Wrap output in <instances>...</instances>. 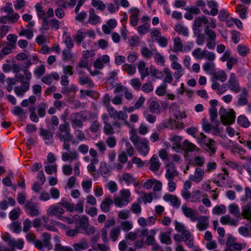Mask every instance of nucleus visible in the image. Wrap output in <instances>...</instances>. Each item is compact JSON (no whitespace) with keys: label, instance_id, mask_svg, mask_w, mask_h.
Here are the masks:
<instances>
[{"label":"nucleus","instance_id":"obj_40","mask_svg":"<svg viewBox=\"0 0 251 251\" xmlns=\"http://www.w3.org/2000/svg\"><path fill=\"white\" fill-rule=\"evenodd\" d=\"M113 201L110 198L105 199L100 204V209L103 212H108L110 210V206Z\"/></svg>","mask_w":251,"mask_h":251},{"label":"nucleus","instance_id":"obj_10","mask_svg":"<svg viewBox=\"0 0 251 251\" xmlns=\"http://www.w3.org/2000/svg\"><path fill=\"white\" fill-rule=\"evenodd\" d=\"M182 213L186 217L189 218L191 221L194 222L197 220V212L193 208L188 207L186 204L181 206Z\"/></svg>","mask_w":251,"mask_h":251},{"label":"nucleus","instance_id":"obj_12","mask_svg":"<svg viewBox=\"0 0 251 251\" xmlns=\"http://www.w3.org/2000/svg\"><path fill=\"white\" fill-rule=\"evenodd\" d=\"M163 199L165 201L170 202L171 205L175 208H177L180 205L181 201L176 195L167 193L163 196Z\"/></svg>","mask_w":251,"mask_h":251},{"label":"nucleus","instance_id":"obj_16","mask_svg":"<svg viewBox=\"0 0 251 251\" xmlns=\"http://www.w3.org/2000/svg\"><path fill=\"white\" fill-rule=\"evenodd\" d=\"M220 221L223 225H228L232 226H236L238 225V220L232 218L228 214L222 216Z\"/></svg>","mask_w":251,"mask_h":251},{"label":"nucleus","instance_id":"obj_41","mask_svg":"<svg viewBox=\"0 0 251 251\" xmlns=\"http://www.w3.org/2000/svg\"><path fill=\"white\" fill-rule=\"evenodd\" d=\"M150 73L152 77L161 79L163 78L162 71H159L154 66L151 65L149 68Z\"/></svg>","mask_w":251,"mask_h":251},{"label":"nucleus","instance_id":"obj_62","mask_svg":"<svg viewBox=\"0 0 251 251\" xmlns=\"http://www.w3.org/2000/svg\"><path fill=\"white\" fill-rule=\"evenodd\" d=\"M217 167V163L214 161H209L206 164V168L204 172L206 173H210L215 171Z\"/></svg>","mask_w":251,"mask_h":251},{"label":"nucleus","instance_id":"obj_36","mask_svg":"<svg viewBox=\"0 0 251 251\" xmlns=\"http://www.w3.org/2000/svg\"><path fill=\"white\" fill-rule=\"evenodd\" d=\"M174 224L176 230L178 232L181 233L182 235L184 236L190 232L186 229V227L183 223L176 221Z\"/></svg>","mask_w":251,"mask_h":251},{"label":"nucleus","instance_id":"obj_47","mask_svg":"<svg viewBox=\"0 0 251 251\" xmlns=\"http://www.w3.org/2000/svg\"><path fill=\"white\" fill-rule=\"evenodd\" d=\"M212 139L207 137L203 133L201 132L197 135V141L198 143L204 146L207 143L209 142Z\"/></svg>","mask_w":251,"mask_h":251},{"label":"nucleus","instance_id":"obj_2","mask_svg":"<svg viewBox=\"0 0 251 251\" xmlns=\"http://www.w3.org/2000/svg\"><path fill=\"white\" fill-rule=\"evenodd\" d=\"M219 115L221 123L224 125H231L235 122V113L233 109L227 111L221 108L219 110Z\"/></svg>","mask_w":251,"mask_h":251},{"label":"nucleus","instance_id":"obj_4","mask_svg":"<svg viewBox=\"0 0 251 251\" xmlns=\"http://www.w3.org/2000/svg\"><path fill=\"white\" fill-rule=\"evenodd\" d=\"M87 36H88L89 37L94 38L95 36L94 31L92 29L80 28L75 35L74 39L77 45H79Z\"/></svg>","mask_w":251,"mask_h":251},{"label":"nucleus","instance_id":"obj_27","mask_svg":"<svg viewBox=\"0 0 251 251\" xmlns=\"http://www.w3.org/2000/svg\"><path fill=\"white\" fill-rule=\"evenodd\" d=\"M79 157V155L77 151H71L70 152H63L62 154V159L64 161L72 162L74 160H77Z\"/></svg>","mask_w":251,"mask_h":251},{"label":"nucleus","instance_id":"obj_30","mask_svg":"<svg viewBox=\"0 0 251 251\" xmlns=\"http://www.w3.org/2000/svg\"><path fill=\"white\" fill-rule=\"evenodd\" d=\"M183 149L187 151H200V149L196 145L186 140L183 142Z\"/></svg>","mask_w":251,"mask_h":251},{"label":"nucleus","instance_id":"obj_50","mask_svg":"<svg viewBox=\"0 0 251 251\" xmlns=\"http://www.w3.org/2000/svg\"><path fill=\"white\" fill-rule=\"evenodd\" d=\"M91 4L93 7L100 11H104L106 8L105 4L100 0H91Z\"/></svg>","mask_w":251,"mask_h":251},{"label":"nucleus","instance_id":"obj_19","mask_svg":"<svg viewBox=\"0 0 251 251\" xmlns=\"http://www.w3.org/2000/svg\"><path fill=\"white\" fill-rule=\"evenodd\" d=\"M208 23V20L205 16L198 17L196 18L194 21L193 30L194 31H195V30L201 31L200 27L201 26L202 24H204L207 25Z\"/></svg>","mask_w":251,"mask_h":251},{"label":"nucleus","instance_id":"obj_23","mask_svg":"<svg viewBox=\"0 0 251 251\" xmlns=\"http://www.w3.org/2000/svg\"><path fill=\"white\" fill-rule=\"evenodd\" d=\"M172 229L170 228L167 232H160L159 238L160 242L166 245H171L172 241L171 238Z\"/></svg>","mask_w":251,"mask_h":251},{"label":"nucleus","instance_id":"obj_53","mask_svg":"<svg viewBox=\"0 0 251 251\" xmlns=\"http://www.w3.org/2000/svg\"><path fill=\"white\" fill-rule=\"evenodd\" d=\"M63 36H65L64 43L68 49H71L74 47V42L70 35L67 34L66 32L63 33Z\"/></svg>","mask_w":251,"mask_h":251},{"label":"nucleus","instance_id":"obj_22","mask_svg":"<svg viewBox=\"0 0 251 251\" xmlns=\"http://www.w3.org/2000/svg\"><path fill=\"white\" fill-rule=\"evenodd\" d=\"M117 23L116 20L109 19L106 23V25H103L102 26V29L103 32L105 34H109L111 30L116 27Z\"/></svg>","mask_w":251,"mask_h":251},{"label":"nucleus","instance_id":"obj_42","mask_svg":"<svg viewBox=\"0 0 251 251\" xmlns=\"http://www.w3.org/2000/svg\"><path fill=\"white\" fill-rule=\"evenodd\" d=\"M248 8L243 5H238L236 7V12L241 19H246L247 17Z\"/></svg>","mask_w":251,"mask_h":251},{"label":"nucleus","instance_id":"obj_48","mask_svg":"<svg viewBox=\"0 0 251 251\" xmlns=\"http://www.w3.org/2000/svg\"><path fill=\"white\" fill-rule=\"evenodd\" d=\"M226 212V208L225 205L221 204L216 205L212 209V213L214 215H219L225 214Z\"/></svg>","mask_w":251,"mask_h":251},{"label":"nucleus","instance_id":"obj_11","mask_svg":"<svg viewBox=\"0 0 251 251\" xmlns=\"http://www.w3.org/2000/svg\"><path fill=\"white\" fill-rule=\"evenodd\" d=\"M204 174L205 172L203 169L197 167L196 168L194 174L190 176L189 179L196 183H200L203 180Z\"/></svg>","mask_w":251,"mask_h":251},{"label":"nucleus","instance_id":"obj_13","mask_svg":"<svg viewBox=\"0 0 251 251\" xmlns=\"http://www.w3.org/2000/svg\"><path fill=\"white\" fill-rule=\"evenodd\" d=\"M182 138L180 136L171 135L169 140L173 143L172 149L176 152H179L182 150L181 142Z\"/></svg>","mask_w":251,"mask_h":251},{"label":"nucleus","instance_id":"obj_29","mask_svg":"<svg viewBox=\"0 0 251 251\" xmlns=\"http://www.w3.org/2000/svg\"><path fill=\"white\" fill-rule=\"evenodd\" d=\"M130 12L131 15L130 16V24L133 26H136L138 24L139 20V10L136 8H133L130 9Z\"/></svg>","mask_w":251,"mask_h":251},{"label":"nucleus","instance_id":"obj_64","mask_svg":"<svg viewBox=\"0 0 251 251\" xmlns=\"http://www.w3.org/2000/svg\"><path fill=\"white\" fill-rule=\"evenodd\" d=\"M35 8L37 12V15L39 19L42 18L44 17L45 11L44 10V7L41 3H37Z\"/></svg>","mask_w":251,"mask_h":251},{"label":"nucleus","instance_id":"obj_17","mask_svg":"<svg viewBox=\"0 0 251 251\" xmlns=\"http://www.w3.org/2000/svg\"><path fill=\"white\" fill-rule=\"evenodd\" d=\"M100 22V18L98 16L93 8L89 9V18L87 23L91 25H96Z\"/></svg>","mask_w":251,"mask_h":251},{"label":"nucleus","instance_id":"obj_9","mask_svg":"<svg viewBox=\"0 0 251 251\" xmlns=\"http://www.w3.org/2000/svg\"><path fill=\"white\" fill-rule=\"evenodd\" d=\"M77 73L78 75V81L81 85L88 84L90 88L94 87V84L92 79L84 72L77 69Z\"/></svg>","mask_w":251,"mask_h":251},{"label":"nucleus","instance_id":"obj_25","mask_svg":"<svg viewBox=\"0 0 251 251\" xmlns=\"http://www.w3.org/2000/svg\"><path fill=\"white\" fill-rule=\"evenodd\" d=\"M146 66V63L144 61H139L137 65L139 73L141 75V78L143 80L150 74L149 69Z\"/></svg>","mask_w":251,"mask_h":251},{"label":"nucleus","instance_id":"obj_43","mask_svg":"<svg viewBox=\"0 0 251 251\" xmlns=\"http://www.w3.org/2000/svg\"><path fill=\"white\" fill-rule=\"evenodd\" d=\"M56 136L61 141H71L73 139V137L71 135L70 132H57Z\"/></svg>","mask_w":251,"mask_h":251},{"label":"nucleus","instance_id":"obj_21","mask_svg":"<svg viewBox=\"0 0 251 251\" xmlns=\"http://www.w3.org/2000/svg\"><path fill=\"white\" fill-rule=\"evenodd\" d=\"M178 175V173L176 170L173 163H169L166 166V172L165 176L167 179H173L174 177Z\"/></svg>","mask_w":251,"mask_h":251},{"label":"nucleus","instance_id":"obj_61","mask_svg":"<svg viewBox=\"0 0 251 251\" xmlns=\"http://www.w3.org/2000/svg\"><path fill=\"white\" fill-rule=\"evenodd\" d=\"M9 24H15L19 20L20 15L13 11L12 12L7 14Z\"/></svg>","mask_w":251,"mask_h":251},{"label":"nucleus","instance_id":"obj_57","mask_svg":"<svg viewBox=\"0 0 251 251\" xmlns=\"http://www.w3.org/2000/svg\"><path fill=\"white\" fill-rule=\"evenodd\" d=\"M137 29L140 35H143L150 31V25L148 23H145L138 26Z\"/></svg>","mask_w":251,"mask_h":251},{"label":"nucleus","instance_id":"obj_35","mask_svg":"<svg viewBox=\"0 0 251 251\" xmlns=\"http://www.w3.org/2000/svg\"><path fill=\"white\" fill-rule=\"evenodd\" d=\"M25 242L23 239H19L17 240L13 239L12 241L9 243L8 246L12 249H17L21 250L24 248Z\"/></svg>","mask_w":251,"mask_h":251},{"label":"nucleus","instance_id":"obj_49","mask_svg":"<svg viewBox=\"0 0 251 251\" xmlns=\"http://www.w3.org/2000/svg\"><path fill=\"white\" fill-rule=\"evenodd\" d=\"M121 233V229L119 227L116 226L110 230V237L113 242L117 240Z\"/></svg>","mask_w":251,"mask_h":251},{"label":"nucleus","instance_id":"obj_14","mask_svg":"<svg viewBox=\"0 0 251 251\" xmlns=\"http://www.w3.org/2000/svg\"><path fill=\"white\" fill-rule=\"evenodd\" d=\"M196 221H198L197 227L200 231L205 230L209 226V219L207 216H201L197 217Z\"/></svg>","mask_w":251,"mask_h":251},{"label":"nucleus","instance_id":"obj_55","mask_svg":"<svg viewBox=\"0 0 251 251\" xmlns=\"http://www.w3.org/2000/svg\"><path fill=\"white\" fill-rule=\"evenodd\" d=\"M183 241L185 242L186 245L190 248H193L194 246V240L191 232L183 236Z\"/></svg>","mask_w":251,"mask_h":251},{"label":"nucleus","instance_id":"obj_20","mask_svg":"<svg viewBox=\"0 0 251 251\" xmlns=\"http://www.w3.org/2000/svg\"><path fill=\"white\" fill-rule=\"evenodd\" d=\"M163 126L166 128H169L171 129L175 128H182L183 127L182 123L176 121V120L173 121L172 119H170L168 120L165 121L162 124Z\"/></svg>","mask_w":251,"mask_h":251},{"label":"nucleus","instance_id":"obj_31","mask_svg":"<svg viewBox=\"0 0 251 251\" xmlns=\"http://www.w3.org/2000/svg\"><path fill=\"white\" fill-rule=\"evenodd\" d=\"M229 213L237 218H240L241 214L238 205L234 203H231L228 206Z\"/></svg>","mask_w":251,"mask_h":251},{"label":"nucleus","instance_id":"obj_5","mask_svg":"<svg viewBox=\"0 0 251 251\" xmlns=\"http://www.w3.org/2000/svg\"><path fill=\"white\" fill-rule=\"evenodd\" d=\"M122 123L120 122L116 121L113 125L109 123L104 125L103 127V132L107 135H112L115 133H119L121 130Z\"/></svg>","mask_w":251,"mask_h":251},{"label":"nucleus","instance_id":"obj_33","mask_svg":"<svg viewBox=\"0 0 251 251\" xmlns=\"http://www.w3.org/2000/svg\"><path fill=\"white\" fill-rule=\"evenodd\" d=\"M162 73L163 77L164 76L163 83H171L173 81V77L170 70L168 68H164L162 70Z\"/></svg>","mask_w":251,"mask_h":251},{"label":"nucleus","instance_id":"obj_58","mask_svg":"<svg viewBox=\"0 0 251 251\" xmlns=\"http://www.w3.org/2000/svg\"><path fill=\"white\" fill-rule=\"evenodd\" d=\"M174 49L175 51H181L183 49V44L181 39L176 37L174 39Z\"/></svg>","mask_w":251,"mask_h":251},{"label":"nucleus","instance_id":"obj_51","mask_svg":"<svg viewBox=\"0 0 251 251\" xmlns=\"http://www.w3.org/2000/svg\"><path fill=\"white\" fill-rule=\"evenodd\" d=\"M122 69L130 75H133L136 72V67L134 64H125L122 67Z\"/></svg>","mask_w":251,"mask_h":251},{"label":"nucleus","instance_id":"obj_7","mask_svg":"<svg viewBox=\"0 0 251 251\" xmlns=\"http://www.w3.org/2000/svg\"><path fill=\"white\" fill-rule=\"evenodd\" d=\"M24 208L25 211L30 216H38L40 214L37 204L31 201L25 202Z\"/></svg>","mask_w":251,"mask_h":251},{"label":"nucleus","instance_id":"obj_44","mask_svg":"<svg viewBox=\"0 0 251 251\" xmlns=\"http://www.w3.org/2000/svg\"><path fill=\"white\" fill-rule=\"evenodd\" d=\"M235 238L231 236H229L226 242V248L224 251H234L232 247L235 243Z\"/></svg>","mask_w":251,"mask_h":251},{"label":"nucleus","instance_id":"obj_34","mask_svg":"<svg viewBox=\"0 0 251 251\" xmlns=\"http://www.w3.org/2000/svg\"><path fill=\"white\" fill-rule=\"evenodd\" d=\"M157 232V229L152 228L150 230V234L147 236L145 240V243L148 246L153 245L156 242L155 235Z\"/></svg>","mask_w":251,"mask_h":251},{"label":"nucleus","instance_id":"obj_28","mask_svg":"<svg viewBox=\"0 0 251 251\" xmlns=\"http://www.w3.org/2000/svg\"><path fill=\"white\" fill-rule=\"evenodd\" d=\"M89 247V243L85 239H83L78 243L73 245V247L75 251L85 250L87 249Z\"/></svg>","mask_w":251,"mask_h":251},{"label":"nucleus","instance_id":"obj_63","mask_svg":"<svg viewBox=\"0 0 251 251\" xmlns=\"http://www.w3.org/2000/svg\"><path fill=\"white\" fill-rule=\"evenodd\" d=\"M129 202V200H124V199L119 197H115L114 199L115 204L119 207H122L126 205Z\"/></svg>","mask_w":251,"mask_h":251},{"label":"nucleus","instance_id":"obj_59","mask_svg":"<svg viewBox=\"0 0 251 251\" xmlns=\"http://www.w3.org/2000/svg\"><path fill=\"white\" fill-rule=\"evenodd\" d=\"M201 30H195V31H194V34L197 36L196 43L199 46L202 45L205 41L204 35L203 34H201Z\"/></svg>","mask_w":251,"mask_h":251},{"label":"nucleus","instance_id":"obj_15","mask_svg":"<svg viewBox=\"0 0 251 251\" xmlns=\"http://www.w3.org/2000/svg\"><path fill=\"white\" fill-rule=\"evenodd\" d=\"M110 57L108 55H103L100 56L95 61L94 63V67L97 69H102L104 64L109 62Z\"/></svg>","mask_w":251,"mask_h":251},{"label":"nucleus","instance_id":"obj_56","mask_svg":"<svg viewBox=\"0 0 251 251\" xmlns=\"http://www.w3.org/2000/svg\"><path fill=\"white\" fill-rule=\"evenodd\" d=\"M175 29L179 34H182L184 36H188V29L183 25L180 24H177L176 25Z\"/></svg>","mask_w":251,"mask_h":251},{"label":"nucleus","instance_id":"obj_6","mask_svg":"<svg viewBox=\"0 0 251 251\" xmlns=\"http://www.w3.org/2000/svg\"><path fill=\"white\" fill-rule=\"evenodd\" d=\"M227 88L235 93H238L242 90L240 86L239 80L233 73L230 74L229 78L227 81Z\"/></svg>","mask_w":251,"mask_h":251},{"label":"nucleus","instance_id":"obj_18","mask_svg":"<svg viewBox=\"0 0 251 251\" xmlns=\"http://www.w3.org/2000/svg\"><path fill=\"white\" fill-rule=\"evenodd\" d=\"M149 163L150 164V169L153 172H157L161 165L156 154H154L151 156L149 160Z\"/></svg>","mask_w":251,"mask_h":251},{"label":"nucleus","instance_id":"obj_38","mask_svg":"<svg viewBox=\"0 0 251 251\" xmlns=\"http://www.w3.org/2000/svg\"><path fill=\"white\" fill-rule=\"evenodd\" d=\"M240 95V97L238 100V103L240 105H245L247 104L248 100L247 97L248 95V91L245 88H242Z\"/></svg>","mask_w":251,"mask_h":251},{"label":"nucleus","instance_id":"obj_8","mask_svg":"<svg viewBox=\"0 0 251 251\" xmlns=\"http://www.w3.org/2000/svg\"><path fill=\"white\" fill-rule=\"evenodd\" d=\"M170 113L171 116H173L176 119H182L186 117L185 112L180 110L179 106L176 103H173L170 106Z\"/></svg>","mask_w":251,"mask_h":251},{"label":"nucleus","instance_id":"obj_60","mask_svg":"<svg viewBox=\"0 0 251 251\" xmlns=\"http://www.w3.org/2000/svg\"><path fill=\"white\" fill-rule=\"evenodd\" d=\"M237 123L238 125L245 128L249 127L250 125L247 118L244 115H240L237 118Z\"/></svg>","mask_w":251,"mask_h":251},{"label":"nucleus","instance_id":"obj_26","mask_svg":"<svg viewBox=\"0 0 251 251\" xmlns=\"http://www.w3.org/2000/svg\"><path fill=\"white\" fill-rule=\"evenodd\" d=\"M204 149L209 154L210 156H213L216 153L217 148L215 141L211 139L209 142L205 144Z\"/></svg>","mask_w":251,"mask_h":251},{"label":"nucleus","instance_id":"obj_3","mask_svg":"<svg viewBox=\"0 0 251 251\" xmlns=\"http://www.w3.org/2000/svg\"><path fill=\"white\" fill-rule=\"evenodd\" d=\"M64 213L65 211L62 207L55 204L50 205L47 210L48 216L50 217L55 216L57 219L67 222L69 224L72 223L73 220L66 219L62 216V215Z\"/></svg>","mask_w":251,"mask_h":251},{"label":"nucleus","instance_id":"obj_45","mask_svg":"<svg viewBox=\"0 0 251 251\" xmlns=\"http://www.w3.org/2000/svg\"><path fill=\"white\" fill-rule=\"evenodd\" d=\"M153 57L155 63L163 67L165 64V57L160 53L155 52L153 54Z\"/></svg>","mask_w":251,"mask_h":251},{"label":"nucleus","instance_id":"obj_46","mask_svg":"<svg viewBox=\"0 0 251 251\" xmlns=\"http://www.w3.org/2000/svg\"><path fill=\"white\" fill-rule=\"evenodd\" d=\"M42 236L43 238L44 246L45 247H47L48 250L51 249L52 245L50 242L51 239L50 235L48 233L44 232L43 233Z\"/></svg>","mask_w":251,"mask_h":251},{"label":"nucleus","instance_id":"obj_1","mask_svg":"<svg viewBox=\"0 0 251 251\" xmlns=\"http://www.w3.org/2000/svg\"><path fill=\"white\" fill-rule=\"evenodd\" d=\"M129 135L130 140L136 147L139 152L143 156H147L150 150L149 143L147 139L141 138L135 129L130 131Z\"/></svg>","mask_w":251,"mask_h":251},{"label":"nucleus","instance_id":"obj_52","mask_svg":"<svg viewBox=\"0 0 251 251\" xmlns=\"http://www.w3.org/2000/svg\"><path fill=\"white\" fill-rule=\"evenodd\" d=\"M133 225L132 222L128 220H124L121 222L122 229L125 232H128L133 228Z\"/></svg>","mask_w":251,"mask_h":251},{"label":"nucleus","instance_id":"obj_32","mask_svg":"<svg viewBox=\"0 0 251 251\" xmlns=\"http://www.w3.org/2000/svg\"><path fill=\"white\" fill-rule=\"evenodd\" d=\"M122 179L125 181L127 185L133 184L135 186H138L140 184L139 181H136L134 177L129 173H124L122 175Z\"/></svg>","mask_w":251,"mask_h":251},{"label":"nucleus","instance_id":"obj_37","mask_svg":"<svg viewBox=\"0 0 251 251\" xmlns=\"http://www.w3.org/2000/svg\"><path fill=\"white\" fill-rule=\"evenodd\" d=\"M242 212L241 215L248 220L251 222V204H248L242 207Z\"/></svg>","mask_w":251,"mask_h":251},{"label":"nucleus","instance_id":"obj_54","mask_svg":"<svg viewBox=\"0 0 251 251\" xmlns=\"http://www.w3.org/2000/svg\"><path fill=\"white\" fill-rule=\"evenodd\" d=\"M192 163L199 167L202 166L205 162L204 157L202 156H195L192 159Z\"/></svg>","mask_w":251,"mask_h":251},{"label":"nucleus","instance_id":"obj_24","mask_svg":"<svg viewBox=\"0 0 251 251\" xmlns=\"http://www.w3.org/2000/svg\"><path fill=\"white\" fill-rule=\"evenodd\" d=\"M40 135L43 138L46 144H51L53 142V135L52 133L43 128H40Z\"/></svg>","mask_w":251,"mask_h":251},{"label":"nucleus","instance_id":"obj_39","mask_svg":"<svg viewBox=\"0 0 251 251\" xmlns=\"http://www.w3.org/2000/svg\"><path fill=\"white\" fill-rule=\"evenodd\" d=\"M213 78L216 80H219L224 82L227 79V75L224 71L219 70L213 74Z\"/></svg>","mask_w":251,"mask_h":251}]
</instances>
